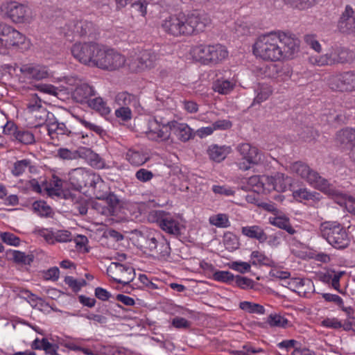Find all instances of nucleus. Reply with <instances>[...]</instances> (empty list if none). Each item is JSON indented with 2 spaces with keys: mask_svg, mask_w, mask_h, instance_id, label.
<instances>
[{
  "mask_svg": "<svg viewBox=\"0 0 355 355\" xmlns=\"http://www.w3.org/2000/svg\"><path fill=\"white\" fill-rule=\"evenodd\" d=\"M35 212L40 216L48 217L51 215V208L44 201H36L33 204Z\"/></svg>",
  "mask_w": 355,
  "mask_h": 355,
  "instance_id": "37998d69",
  "label": "nucleus"
},
{
  "mask_svg": "<svg viewBox=\"0 0 355 355\" xmlns=\"http://www.w3.org/2000/svg\"><path fill=\"white\" fill-rule=\"evenodd\" d=\"M291 184V178L283 173H277L275 175V187L273 190L278 192H284L288 186Z\"/></svg>",
  "mask_w": 355,
  "mask_h": 355,
  "instance_id": "c9c22d12",
  "label": "nucleus"
},
{
  "mask_svg": "<svg viewBox=\"0 0 355 355\" xmlns=\"http://www.w3.org/2000/svg\"><path fill=\"white\" fill-rule=\"evenodd\" d=\"M135 177L139 181L146 182L154 177V174L146 168H140L136 172Z\"/></svg>",
  "mask_w": 355,
  "mask_h": 355,
  "instance_id": "864d4df0",
  "label": "nucleus"
},
{
  "mask_svg": "<svg viewBox=\"0 0 355 355\" xmlns=\"http://www.w3.org/2000/svg\"><path fill=\"white\" fill-rule=\"evenodd\" d=\"M19 71L28 78L37 80L46 78L49 76L46 67L31 64L21 65L19 68Z\"/></svg>",
  "mask_w": 355,
  "mask_h": 355,
  "instance_id": "aec40b11",
  "label": "nucleus"
},
{
  "mask_svg": "<svg viewBox=\"0 0 355 355\" xmlns=\"http://www.w3.org/2000/svg\"><path fill=\"white\" fill-rule=\"evenodd\" d=\"M27 168H32L31 162L29 159H21L15 162L11 171L12 174L15 177L22 175Z\"/></svg>",
  "mask_w": 355,
  "mask_h": 355,
  "instance_id": "ea45409f",
  "label": "nucleus"
},
{
  "mask_svg": "<svg viewBox=\"0 0 355 355\" xmlns=\"http://www.w3.org/2000/svg\"><path fill=\"white\" fill-rule=\"evenodd\" d=\"M14 140L24 145H30L35 142L34 135L30 131L23 129H19Z\"/></svg>",
  "mask_w": 355,
  "mask_h": 355,
  "instance_id": "e433bc0d",
  "label": "nucleus"
},
{
  "mask_svg": "<svg viewBox=\"0 0 355 355\" xmlns=\"http://www.w3.org/2000/svg\"><path fill=\"white\" fill-rule=\"evenodd\" d=\"M35 87L40 92L53 96H57L59 92L56 87L50 84L39 83Z\"/></svg>",
  "mask_w": 355,
  "mask_h": 355,
  "instance_id": "8fccbe9b",
  "label": "nucleus"
},
{
  "mask_svg": "<svg viewBox=\"0 0 355 355\" xmlns=\"http://www.w3.org/2000/svg\"><path fill=\"white\" fill-rule=\"evenodd\" d=\"M171 324L173 327L177 329H189L191 327V322L185 318L180 317H175L172 319Z\"/></svg>",
  "mask_w": 355,
  "mask_h": 355,
  "instance_id": "4d7b16f0",
  "label": "nucleus"
},
{
  "mask_svg": "<svg viewBox=\"0 0 355 355\" xmlns=\"http://www.w3.org/2000/svg\"><path fill=\"white\" fill-rule=\"evenodd\" d=\"M5 17L14 23H25L29 21L30 10L23 4L15 1L7 3L1 6Z\"/></svg>",
  "mask_w": 355,
  "mask_h": 355,
  "instance_id": "9b49d317",
  "label": "nucleus"
},
{
  "mask_svg": "<svg viewBox=\"0 0 355 355\" xmlns=\"http://www.w3.org/2000/svg\"><path fill=\"white\" fill-rule=\"evenodd\" d=\"M125 61V57L121 53L101 45L94 67L103 70L114 71L123 67Z\"/></svg>",
  "mask_w": 355,
  "mask_h": 355,
  "instance_id": "0eeeda50",
  "label": "nucleus"
},
{
  "mask_svg": "<svg viewBox=\"0 0 355 355\" xmlns=\"http://www.w3.org/2000/svg\"><path fill=\"white\" fill-rule=\"evenodd\" d=\"M184 18V15L170 16L163 21L162 26L166 32L172 35H186Z\"/></svg>",
  "mask_w": 355,
  "mask_h": 355,
  "instance_id": "f3484780",
  "label": "nucleus"
},
{
  "mask_svg": "<svg viewBox=\"0 0 355 355\" xmlns=\"http://www.w3.org/2000/svg\"><path fill=\"white\" fill-rule=\"evenodd\" d=\"M232 122L229 120H218L212 123L213 130H227L232 127Z\"/></svg>",
  "mask_w": 355,
  "mask_h": 355,
  "instance_id": "338daca9",
  "label": "nucleus"
},
{
  "mask_svg": "<svg viewBox=\"0 0 355 355\" xmlns=\"http://www.w3.org/2000/svg\"><path fill=\"white\" fill-rule=\"evenodd\" d=\"M126 159L135 166H141L145 164L149 157L142 150L133 148L129 149L125 154Z\"/></svg>",
  "mask_w": 355,
  "mask_h": 355,
  "instance_id": "bb28decb",
  "label": "nucleus"
},
{
  "mask_svg": "<svg viewBox=\"0 0 355 355\" xmlns=\"http://www.w3.org/2000/svg\"><path fill=\"white\" fill-rule=\"evenodd\" d=\"M116 102L118 105L125 107H136L139 104L137 96L127 92H119L116 96Z\"/></svg>",
  "mask_w": 355,
  "mask_h": 355,
  "instance_id": "7c9ffc66",
  "label": "nucleus"
},
{
  "mask_svg": "<svg viewBox=\"0 0 355 355\" xmlns=\"http://www.w3.org/2000/svg\"><path fill=\"white\" fill-rule=\"evenodd\" d=\"M100 47L96 42L76 43L71 48V53L80 62L94 67Z\"/></svg>",
  "mask_w": 355,
  "mask_h": 355,
  "instance_id": "6e6552de",
  "label": "nucleus"
},
{
  "mask_svg": "<svg viewBox=\"0 0 355 355\" xmlns=\"http://www.w3.org/2000/svg\"><path fill=\"white\" fill-rule=\"evenodd\" d=\"M95 25L87 20L77 21L73 26V32L80 37H94L96 34Z\"/></svg>",
  "mask_w": 355,
  "mask_h": 355,
  "instance_id": "5701e85b",
  "label": "nucleus"
},
{
  "mask_svg": "<svg viewBox=\"0 0 355 355\" xmlns=\"http://www.w3.org/2000/svg\"><path fill=\"white\" fill-rule=\"evenodd\" d=\"M230 152V147L226 146L211 145L207 150V153L211 159L220 162L225 159Z\"/></svg>",
  "mask_w": 355,
  "mask_h": 355,
  "instance_id": "a878e982",
  "label": "nucleus"
},
{
  "mask_svg": "<svg viewBox=\"0 0 355 355\" xmlns=\"http://www.w3.org/2000/svg\"><path fill=\"white\" fill-rule=\"evenodd\" d=\"M2 241L10 245L17 246L19 245L20 239L15 234L10 232H3L1 234Z\"/></svg>",
  "mask_w": 355,
  "mask_h": 355,
  "instance_id": "5fc2aeb1",
  "label": "nucleus"
},
{
  "mask_svg": "<svg viewBox=\"0 0 355 355\" xmlns=\"http://www.w3.org/2000/svg\"><path fill=\"white\" fill-rule=\"evenodd\" d=\"M241 232L243 235L250 239H257L260 243L265 242L268 239L263 229L258 225L243 227Z\"/></svg>",
  "mask_w": 355,
  "mask_h": 355,
  "instance_id": "393cba45",
  "label": "nucleus"
},
{
  "mask_svg": "<svg viewBox=\"0 0 355 355\" xmlns=\"http://www.w3.org/2000/svg\"><path fill=\"white\" fill-rule=\"evenodd\" d=\"M115 115L123 121H128L131 119L132 113L129 107L121 106L115 111Z\"/></svg>",
  "mask_w": 355,
  "mask_h": 355,
  "instance_id": "bf43d9fd",
  "label": "nucleus"
},
{
  "mask_svg": "<svg viewBox=\"0 0 355 355\" xmlns=\"http://www.w3.org/2000/svg\"><path fill=\"white\" fill-rule=\"evenodd\" d=\"M80 122L87 129L94 131L99 135H102L104 133V130L99 125L89 122L84 119H80Z\"/></svg>",
  "mask_w": 355,
  "mask_h": 355,
  "instance_id": "0e129e2a",
  "label": "nucleus"
},
{
  "mask_svg": "<svg viewBox=\"0 0 355 355\" xmlns=\"http://www.w3.org/2000/svg\"><path fill=\"white\" fill-rule=\"evenodd\" d=\"M223 243L226 249L230 251L236 250L239 247V242L236 236L231 233L225 234Z\"/></svg>",
  "mask_w": 355,
  "mask_h": 355,
  "instance_id": "49530a36",
  "label": "nucleus"
},
{
  "mask_svg": "<svg viewBox=\"0 0 355 355\" xmlns=\"http://www.w3.org/2000/svg\"><path fill=\"white\" fill-rule=\"evenodd\" d=\"M95 296L98 300H101L102 301H107L109 300L110 297H112V294L108 292L107 290L101 288V287H97L95 288L94 291Z\"/></svg>",
  "mask_w": 355,
  "mask_h": 355,
  "instance_id": "774afa93",
  "label": "nucleus"
},
{
  "mask_svg": "<svg viewBox=\"0 0 355 355\" xmlns=\"http://www.w3.org/2000/svg\"><path fill=\"white\" fill-rule=\"evenodd\" d=\"M160 227L168 234L178 235L180 234L179 223L168 216L163 217L159 220Z\"/></svg>",
  "mask_w": 355,
  "mask_h": 355,
  "instance_id": "cd10ccee",
  "label": "nucleus"
},
{
  "mask_svg": "<svg viewBox=\"0 0 355 355\" xmlns=\"http://www.w3.org/2000/svg\"><path fill=\"white\" fill-rule=\"evenodd\" d=\"M259 90V91L258 92L256 97L254 98L252 105H254L255 103L259 104L261 102L266 101L271 94L270 89L267 87H260Z\"/></svg>",
  "mask_w": 355,
  "mask_h": 355,
  "instance_id": "09e8293b",
  "label": "nucleus"
},
{
  "mask_svg": "<svg viewBox=\"0 0 355 355\" xmlns=\"http://www.w3.org/2000/svg\"><path fill=\"white\" fill-rule=\"evenodd\" d=\"M135 245L144 253L156 254L160 259H166L171 254L169 243L155 230L139 232Z\"/></svg>",
  "mask_w": 355,
  "mask_h": 355,
  "instance_id": "f257e3e1",
  "label": "nucleus"
},
{
  "mask_svg": "<svg viewBox=\"0 0 355 355\" xmlns=\"http://www.w3.org/2000/svg\"><path fill=\"white\" fill-rule=\"evenodd\" d=\"M322 297L326 301L333 302L338 304L340 308H342V311H347L346 308L343 307V301L340 296L330 293H324L322 294Z\"/></svg>",
  "mask_w": 355,
  "mask_h": 355,
  "instance_id": "052dcab7",
  "label": "nucleus"
},
{
  "mask_svg": "<svg viewBox=\"0 0 355 355\" xmlns=\"http://www.w3.org/2000/svg\"><path fill=\"white\" fill-rule=\"evenodd\" d=\"M234 85L227 80H217L213 84V89L221 94H227L233 89Z\"/></svg>",
  "mask_w": 355,
  "mask_h": 355,
  "instance_id": "58836bf2",
  "label": "nucleus"
},
{
  "mask_svg": "<svg viewBox=\"0 0 355 355\" xmlns=\"http://www.w3.org/2000/svg\"><path fill=\"white\" fill-rule=\"evenodd\" d=\"M211 224L218 227H227L230 225V221L226 214H219L209 218Z\"/></svg>",
  "mask_w": 355,
  "mask_h": 355,
  "instance_id": "a18cd8bd",
  "label": "nucleus"
},
{
  "mask_svg": "<svg viewBox=\"0 0 355 355\" xmlns=\"http://www.w3.org/2000/svg\"><path fill=\"white\" fill-rule=\"evenodd\" d=\"M239 308L243 311H265L262 305L250 302H241Z\"/></svg>",
  "mask_w": 355,
  "mask_h": 355,
  "instance_id": "13d9d810",
  "label": "nucleus"
},
{
  "mask_svg": "<svg viewBox=\"0 0 355 355\" xmlns=\"http://www.w3.org/2000/svg\"><path fill=\"white\" fill-rule=\"evenodd\" d=\"M43 114V119H44V125L46 126L48 135L51 134V132L53 130V128L59 121L56 119L54 114L51 112H48L46 109H42L41 111Z\"/></svg>",
  "mask_w": 355,
  "mask_h": 355,
  "instance_id": "79ce46f5",
  "label": "nucleus"
},
{
  "mask_svg": "<svg viewBox=\"0 0 355 355\" xmlns=\"http://www.w3.org/2000/svg\"><path fill=\"white\" fill-rule=\"evenodd\" d=\"M287 3L294 5L301 9H304L313 6L318 0H284Z\"/></svg>",
  "mask_w": 355,
  "mask_h": 355,
  "instance_id": "603ef678",
  "label": "nucleus"
},
{
  "mask_svg": "<svg viewBox=\"0 0 355 355\" xmlns=\"http://www.w3.org/2000/svg\"><path fill=\"white\" fill-rule=\"evenodd\" d=\"M290 170L325 194L331 196L341 195V192L333 184L329 183L327 179L320 176L317 171L310 168L306 163L300 161L295 162L290 166Z\"/></svg>",
  "mask_w": 355,
  "mask_h": 355,
  "instance_id": "f03ea898",
  "label": "nucleus"
},
{
  "mask_svg": "<svg viewBox=\"0 0 355 355\" xmlns=\"http://www.w3.org/2000/svg\"><path fill=\"white\" fill-rule=\"evenodd\" d=\"M162 128L165 129L168 128L169 130L182 142H187L195 136L193 130L187 123L173 121L168 122L166 125H163Z\"/></svg>",
  "mask_w": 355,
  "mask_h": 355,
  "instance_id": "a211bd4d",
  "label": "nucleus"
},
{
  "mask_svg": "<svg viewBox=\"0 0 355 355\" xmlns=\"http://www.w3.org/2000/svg\"><path fill=\"white\" fill-rule=\"evenodd\" d=\"M270 223L282 230H286L289 234H294L296 231L291 226L290 220L285 216H277L270 219Z\"/></svg>",
  "mask_w": 355,
  "mask_h": 355,
  "instance_id": "72a5a7b5",
  "label": "nucleus"
},
{
  "mask_svg": "<svg viewBox=\"0 0 355 355\" xmlns=\"http://www.w3.org/2000/svg\"><path fill=\"white\" fill-rule=\"evenodd\" d=\"M88 105L98 112L101 116H107L110 113V108L101 97H96L88 101Z\"/></svg>",
  "mask_w": 355,
  "mask_h": 355,
  "instance_id": "473e14b6",
  "label": "nucleus"
},
{
  "mask_svg": "<svg viewBox=\"0 0 355 355\" xmlns=\"http://www.w3.org/2000/svg\"><path fill=\"white\" fill-rule=\"evenodd\" d=\"M251 258L257 259V261H252L251 263L252 265H257V263L260 264H268L267 261H269V259L265 254L257 250L252 252Z\"/></svg>",
  "mask_w": 355,
  "mask_h": 355,
  "instance_id": "e2e57ef3",
  "label": "nucleus"
},
{
  "mask_svg": "<svg viewBox=\"0 0 355 355\" xmlns=\"http://www.w3.org/2000/svg\"><path fill=\"white\" fill-rule=\"evenodd\" d=\"M354 53L347 48L335 45L331 46L327 53L319 56H311L309 61L318 66L345 64L352 62L354 58Z\"/></svg>",
  "mask_w": 355,
  "mask_h": 355,
  "instance_id": "20e7f679",
  "label": "nucleus"
},
{
  "mask_svg": "<svg viewBox=\"0 0 355 355\" xmlns=\"http://www.w3.org/2000/svg\"><path fill=\"white\" fill-rule=\"evenodd\" d=\"M25 294V297L28 299V302L30 303L33 309H37L38 311H42L44 309L50 307L49 304L45 302L42 298L37 297L30 291H26Z\"/></svg>",
  "mask_w": 355,
  "mask_h": 355,
  "instance_id": "f704fd0d",
  "label": "nucleus"
},
{
  "mask_svg": "<svg viewBox=\"0 0 355 355\" xmlns=\"http://www.w3.org/2000/svg\"><path fill=\"white\" fill-rule=\"evenodd\" d=\"M230 268L233 270H237L241 273H245L250 270V264L247 262H238L234 261L232 263Z\"/></svg>",
  "mask_w": 355,
  "mask_h": 355,
  "instance_id": "69168bd1",
  "label": "nucleus"
},
{
  "mask_svg": "<svg viewBox=\"0 0 355 355\" xmlns=\"http://www.w3.org/2000/svg\"><path fill=\"white\" fill-rule=\"evenodd\" d=\"M293 198L300 202L302 200H313V202H318L320 200L321 195L316 192H311L306 189H299L293 192Z\"/></svg>",
  "mask_w": 355,
  "mask_h": 355,
  "instance_id": "c85d7f7f",
  "label": "nucleus"
},
{
  "mask_svg": "<svg viewBox=\"0 0 355 355\" xmlns=\"http://www.w3.org/2000/svg\"><path fill=\"white\" fill-rule=\"evenodd\" d=\"M53 129L54 130L51 132V134L49 135L52 139L57 135L72 137L75 134L64 123L58 122Z\"/></svg>",
  "mask_w": 355,
  "mask_h": 355,
  "instance_id": "a19ab883",
  "label": "nucleus"
},
{
  "mask_svg": "<svg viewBox=\"0 0 355 355\" xmlns=\"http://www.w3.org/2000/svg\"><path fill=\"white\" fill-rule=\"evenodd\" d=\"M328 84L334 91L355 90V70L331 75L328 78Z\"/></svg>",
  "mask_w": 355,
  "mask_h": 355,
  "instance_id": "1a4fd4ad",
  "label": "nucleus"
},
{
  "mask_svg": "<svg viewBox=\"0 0 355 355\" xmlns=\"http://www.w3.org/2000/svg\"><path fill=\"white\" fill-rule=\"evenodd\" d=\"M107 275L118 284L126 285L135 277V269L129 266L119 262H112L107 269Z\"/></svg>",
  "mask_w": 355,
  "mask_h": 355,
  "instance_id": "9d476101",
  "label": "nucleus"
},
{
  "mask_svg": "<svg viewBox=\"0 0 355 355\" xmlns=\"http://www.w3.org/2000/svg\"><path fill=\"white\" fill-rule=\"evenodd\" d=\"M12 254L13 261L17 263L31 265L33 261L34 257L33 254H26L24 252L18 250H14Z\"/></svg>",
  "mask_w": 355,
  "mask_h": 355,
  "instance_id": "c03bdc74",
  "label": "nucleus"
},
{
  "mask_svg": "<svg viewBox=\"0 0 355 355\" xmlns=\"http://www.w3.org/2000/svg\"><path fill=\"white\" fill-rule=\"evenodd\" d=\"M338 28L343 33H355V10L346 6L338 21Z\"/></svg>",
  "mask_w": 355,
  "mask_h": 355,
  "instance_id": "6ab92c4d",
  "label": "nucleus"
},
{
  "mask_svg": "<svg viewBox=\"0 0 355 355\" xmlns=\"http://www.w3.org/2000/svg\"><path fill=\"white\" fill-rule=\"evenodd\" d=\"M4 38H0L1 45L5 46L6 49L11 46H17L24 43L25 36L10 26H8Z\"/></svg>",
  "mask_w": 355,
  "mask_h": 355,
  "instance_id": "412c9836",
  "label": "nucleus"
},
{
  "mask_svg": "<svg viewBox=\"0 0 355 355\" xmlns=\"http://www.w3.org/2000/svg\"><path fill=\"white\" fill-rule=\"evenodd\" d=\"M94 95V88L87 83L78 85L71 94L73 99L80 103H88L89 97Z\"/></svg>",
  "mask_w": 355,
  "mask_h": 355,
  "instance_id": "4be33fe9",
  "label": "nucleus"
},
{
  "mask_svg": "<svg viewBox=\"0 0 355 355\" xmlns=\"http://www.w3.org/2000/svg\"><path fill=\"white\" fill-rule=\"evenodd\" d=\"M288 321L286 318L277 313H270L267 318V323L271 327L285 328Z\"/></svg>",
  "mask_w": 355,
  "mask_h": 355,
  "instance_id": "4c0bfd02",
  "label": "nucleus"
},
{
  "mask_svg": "<svg viewBox=\"0 0 355 355\" xmlns=\"http://www.w3.org/2000/svg\"><path fill=\"white\" fill-rule=\"evenodd\" d=\"M148 136L153 138H159L164 140L168 139L170 132L163 128H160V125L158 123L156 119H153L149 121V130L148 132Z\"/></svg>",
  "mask_w": 355,
  "mask_h": 355,
  "instance_id": "c756f323",
  "label": "nucleus"
},
{
  "mask_svg": "<svg viewBox=\"0 0 355 355\" xmlns=\"http://www.w3.org/2000/svg\"><path fill=\"white\" fill-rule=\"evenodd\" d=\"M80 153L81 157H85L92 166L98 168L103 167L104 161L103 159L90 148H83Z\"/></svg>",
  "mask_w": 355,
  "mask_h": 355,
  "instance_id": "2f4dec72",
  "label": "nucleus"
},
{
  "mask_svg": "<svg viewBox=\"0 0 355 355\" xmlns=\"http://www.w3.org/2000/svg\"><path fill=\"white\" fill-rule=\"evenodd\" d=\"M69 181L76 190L91 186L94 182V175L81 168H75L69 173Z\"/></svg>",
  "mask_w": 355,
  "mask_h": 355,
  "instance_id": "dca6fc26",
  "label": "nucleus"
},
{
  "mask_svg": "<svg viewBox=\"0 0 355 355\" xmlns=\"http://www.w3.org/2000/svg\"><path fill=\"white\" fill-rule=\"evenodd\" d=\"M236 148L242 159L246 162V163L245 162L239 163L240 169L248 170L251 164H257L260 162L261 155L257 147L252 146L248 143H243L239 144Z\"/></svg>",
  "mask_w": 355,
  "mask_h": 355,
  "instance_id": "4468645a",
  "label": "nucleus"
},
{
  "mask_svg": "<svg viewBox=\"0 0 355 355\" xmlns=\"http://www.w3.org/2000/svg\"><path fill=\"white\" fill-rule=\"evenodd\" d=\"M279 42V45L282 51V59H291L299 51L300 40L295 35L286 33H277Z\"/></svg>",
  "mask_w": 355,
  "mask_h": 355,
  "instance_id": "f8f14e48",
  "label": "nucleus"
},
{
  "mask_svg": "<svg viewBox=\"0 0 355 355\" xmlns=\"http://www.w3.org/2000/svg\"><path fill=\"white\" fill-rule=\"evenodd\" d=\"M322 236L334 248L343 250L348 247L349 236L345 230L338 222H324L322 225Z\"/></svg>",
  "mask_w": 355,
  "mask_h": 355,
  "instance_id": "39448f33",
  "label": "nucleus"
},
{
  "mask_svg": "<svg viewBox=\"0 0 355 355\" xmlns=\"http://www.w3.org/2000/svg\"><path fill=\"white\" fill-rule=\"evenodd\" d=\"M277 33L260 36L253 46L254 53L263 60L277 61L282 59V51L279 45Z\"/></svg>",
  "mask_w": 355,
  "mask_h": 355,
  "instance_id": "7ed1b4c3",
  "label": "nucleus"
},
{
  "mask_svg": "<svg viewBox=\"0 0 355 355\" xmlns=\"http://www.w3.org/2000/svg\"><path fill=\"white\" fill-rule=\"evenodd\" d=\"M336 141L344 148L355 146V129L346 128L336 133Z\"/></svg>",
  "mask_w": 355,
  "mask_h": 355,
  "instance_id": "b1692460",
  "label": "nucleus"
},
{
  "mask_svg": "<svg viewBox=\"0 0 355 355\" xmlns=\"http://www.w3.org/2000/svg\"><path fill=\"white\" fill-rule=\"evenodd\" d=\"M18 130L19 129L16 125L11 121H8L6 125L3 126V134L10 136L12 140H14L15 136H16V133Z\"/></svg>",
  "mask_w": 355,
  "mask_h": 355,
  "instance_id": "6e6d98bb",
  "label": "nucleus"
},
{
  "mask_svg": "<svg viewBox=\"0 0 355 355\" xmlns=\"http://www.w3.org/2000/svg\"><path fill=\"white\" fill-rule=\"evenodd\" d=\"M213 277L216 281L225 283H230L234 279V276L230 272L222 270L216 271L213 275Z\"/></svg>",
  "mask_w": 355,
  "mask_h": 355,
  "instance_id": "de8ad7c7",
  "label": "nucleus"
},
{
  "mask_svg": "<svg viewBox=\"0 0 355 355\" xmlns=\"http://www.w3.org/2000/svg\"><path fill=\"white\" fill-rule=\"evenodd\" d=\"M157 55L151 50H144L138 55L131 60L129 68L133 72H140L152 69L155 66Z\"/></svg>",
  "mask_w": 355,
  "mask_h": 355,
  "instance_id": "ddd939ff",
  "label": "nucleus"
},
{
  "mask_svg": "<svg viewBox=\"0 0 355 355\" xmlns=\"http://www.w3.org/2000/svg\"><path fill=\"white\" fill-rule=\"evenodd\" d=\"M193 56L204 64H216L227 57L226 48L220 44H200L193 49Z\"/></svg>",
  "mask_w": 355,
  "mask_h": 355,
  "instance_id": "423d86ee",
  "label": "nucleus"
},
{
  "mask_svg": "<svg viewBox=\"0 0 355 355\" xmlns=\"http://www.w3.org/2000/svg\"><path fill=\"white\" fill-rule=\"evenodd\" d=\"M235 282L236 285L241 288H252L254 283L252 279L239 275L236 276Z\"/></svg>",
  "mask_w": 355,
  "mask_h": 355,
  "instance_id": "680f3d73",
  "label": "nucleus"
},
{
  "mask_svg": "<svg viewBox=\"0 0 355 355\" xmlns=\"http://www.w3.org/2000/svg\"><path fill=\"white\" fill-rule=\"evenodd\" d=\"M184 20L186 35H191L203 31L210 22L209 19L205 15L198 13H192L187 16L184 15Z\"/></svg>",
  "mask_w": 355,
  "mask_h": 355,
  "instance_id": "2eb2a0df",
  "label": "nucleus"
},
{
  "mask_svg": "<svg viewBox=\"0 0 355 355\" xmlns=\"http://www.w3.org/2000/svg\"><path fill=\"white\" fill-rule=\"evenodd\" d=\"M43 278L45 280H51L55 282L58 279L60 275V270L58 267H51L49 269L43 271Z\"/></svg>",
  "mask_w": 355,
  "mask_h": 355,
  "instance_id": "3c124183",
  "label": "nucleus"
}]
</instances>
